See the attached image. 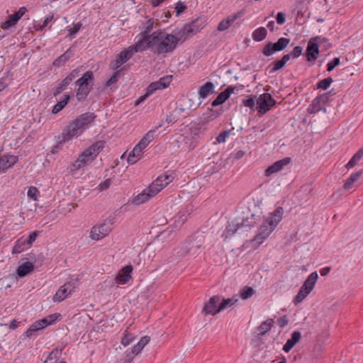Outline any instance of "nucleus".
I'll use <instances>...</instances> for the list:
<instances>
[{
	"mask_svg": "<svg viewBox=\"0 0 363 363\" xmlns=\"http://www.w3.org/2000/svg\"><path fill=\"white\" fill-rule=\"evenodd\" d=\"M153 52L157 55L172 53L177 48L178 43L174 34L157 30L151 34Z\"/></svg>",
	"mask_w": 363,
	"mask_h": 363,
	"instance_id": "obj_3",
	"label": "nucleus"
},
{
	"mask_svg": "<svg viewBox=\"0 0 363 363\" xmlns=\"http://www.w3.org/2000/svg\"><path fill=\"white\" fill-rule=\"evenodd\" d=\"M62 350L55 349L49 354L48 359H52L57 362V358L60 356Z\"/></svg>",
	"mask_w": 363,
	"mask_h": 363,
	"instance_id": "obj_58",
	"label": "nucleus"
},
{
	"mask_svg": "<svg viewBox=\"0 0 363 363\" xmlns=\"http://www.w3.org/2000/svg\"><path fill=\"white\" fill-rule=\"evenodd\" d=\"M290 162V157H285L282 160L275 162L274 164H272L271 166H269L265 169V176L269 177L273 174L280 172L281 169H283L284 167L289 164Z\"/></svg>",
	"mask_w": 363,
	"mask_h": 363,
	"instance_id": "obj_19",
	"label": "nucleus"
},
{
	"mask_svg": "<svg viewBox=\"0 0 363 363\" xmlns=\"http://www.w3.org/2000/svg\"><path fill=\"white\" fill-rule=\"evenodd\" d=\"M284 209L282 207H277L268 217L264 218L259 227L257 234L251 240L255 247L262 244L274 230L282 219Z\"/></svg>",
	"mask_w": 363,
	"mask_h": 363,
	"instance_id": "obj_1",
	"label": "nucleus"
},
{
	"mask_svg": "<svg viewBox=\"0 0 363 363\" xmlns=\"http://www.w3.org/2000/svg\"><path fill=\"white\" fill-rule=\"evenodd\" d=\"M133 267L126 265L122 268L121 272L117 274L115 278L116 283L118 284H125L131 279Z\"/></svg>",
	"mask_w": 363,
	"mask_h": 363,
	"instance_id": "obj_23",
	"label": "nucleus"
},
{
	"mask_svg": "<svg viewBox=\"0 0 363 363\" xmlns=\"http://www.w3.org/2000/svg\"><path fill=\"white\" fill-rule=\"evenodd\" d=\"M73 51L71 48H69L62 55L54 60L52 65L55 67H60L63 66L73 56Z\"/></svg>",
	"mask_w": 363,
	"mask_h": 363,
	"instance_id": "obj_31",
	"label": "nucleus"
},
{
	"mask_svg": "<svg viewBox=\"0 0 363 363\" xmlns=\"http://www.w3.org/2000/svg\"><path fill=\"white\" fill-rule=\"evenodd\" d=\"M112 223L111 220H105L99 225H94L91 228L90 238L94 240H99L108 235L112 230Z\"/></svg>",
	"mask_w": 363,
	"mask_h": 363,
	"instance_id": "obj_6",
	"label": "nucleus"
},
{
	"mask_svg": "<svg viewBox=\"0 0 363 363\" xmlns=\"http://www.w3.org/2000/svg\"><path fill=\"white\" fill-rule=\"evenodd\" d=\"M241 225L238 220H235L228 223L225 228V238L231 237L239 229H241Z\"/></svg>",
	"mask_w": 363,
	"mask_h": 363,
	"instance_id": "obj_35",
	"label": "nucleus"
},
{
	"mask_svg": "<svg viewBox=\"0 0 363 363\" xmlns=\"http://www.w3.org/2000/svg\"><path fill=\"white\" fill-rule=\"evenodd\" d=\"M362 175L361 172H355L352 173L350 177L346 180L343 185L345 190H349L352 188L355 182H357Z\"/></svg>",
	"mask_w": 363,
	"mask_h": 363,
	"instance_id": "obj_39",
	"label": "nucleus"
},
{
	"mask_svg": "<svg viewBox=\"0 0 363 363\" xmlns=\"http://www.w3.org/2000/svg\"><path fill=\"white\" fill-rule=\"evenodd\" d=\"M39 235V231L35 230L33 231L28 237V240H26V242L28 245H32V243L36 240L38 235Z\"/></svg>",
	"mask_w": 363,
	"mask_h": 363,
	"instance_id": "obj_63",
	"label": "nucleus"
},
{
	"mask_svg": "<svg viewBox=\"0 0 363 363\" xmlns=\"http://www.w3.org/2000/svg\"><path fill=\"white\" fill-rule=\"evenodd\" d=\"M39 191L37 189L36 187L31 186L28 189L27 195L29 198L33 199V200H37V194H38Z\"/></svg>",
	"mask_w": 363,
	"mask_h": 363,
	"instance_id": "obj_61",
	"label": "nucleus"
},
{
	"mask_svg": "<svg viewBox=\"0 0 363 363\" xmlns=\"http://www.w3.org/2000/svg\"><path fill=\"white\" fill-rule=\"evenodd\" d=\"M277 23L279 25H282L286 21L285 14L283 12H278L276 16Z\"/></svg>",
	"mask_w": 363,
	"mask_h": 363,
	"instance_id": "obj_64",
	"label": "nucleus"
},
{
	"mask_svg": "<svg viewBox=\"0 0 363 363\" xmlns=\"http://www.w3.org/2000/svg\"><path fill=\"white\" fill-rule=\"evenodd\" d=\"M74 284L72 281H68L64 285L61 286L53 296L52 300L55 302H61L65 300L74 289Z\"/></svg>",
	"mask_w": 363,
	"mask_h": 363,
	"instance_id": "obj_11",
	"label": "nucleus"
},
{
	"mask_svg": "<svg viewBox=\"0 0 363 363\" xmlns=\"http://www.w3.org/2000/svg\"><path fill=\"white\" fill-rule=\"evenodd\" d=\"M120 70L116 71L106 81V85L107 86H111V84L116 83L119 78Z\"/></svg>",
	"mask_w": 363,
	"mask_h": 363,
	"instance_id": "obj_56",
	"label": "nucleus"
},
{
	"mask_svg": "<svg viewBox=\"0 0 363 363\" xmlns=\"http://www.w3.org/2000/svg\"><path fill=\"white\" fill-rule=\"evenodd\" d=\"M172 76H164L161 77L159 80L150 83L146 89L149 91V94H152L157 90H162L169 86L171 81Z\"/></svg>",
	"mask_w": 363,
	"mask_h": 363,
	"instance_id": "obj_15",
	"label": "nucleus"
},
{
	"mask_svg": "<svg viewBox=\"0 0 363 363\" xmlns=\"http://www.w3.org/2000/svg\"><path fill=\"white\" fill-rule=\"evenodd\" d=\"M152 41L151 34L148 35L146 31L143 33V38L136 42L134 45L129 46L131 49L133 48V52H142L147 48H151L153 50V46L150 45V43Z\"/></svg>",
	"mask_w": 363,
	"mask_h": 363,
	"instance_id": "obj_13",
	"label": "nucleus"
},
{
	"mask_svg": "<svg viewBox=\"0 0 363 363\" xmlns=\"http://www.w3.org/2000/svg\"><path fill=\"white\" fill-rule=\"evenodd\" d=\"M318 278V275L316 272H312L306 279L303 284L302 285V288L306 291V294H310L311 291L313 289L314 286L317 281Z\"/></svg>",
	"mask_w": 363,
	"mask_h": 363,
	"instance_id": "obj_30",
	"label": "nucleus"
},
{
	"mask_svg": "<svg viewBox=\"0 0 363 363\" xmlns=\"http://www.w3.org/2000/svg\"><path fill=\"white\" fill-rule=\"evenodd\" d=\"M155 130H149L140 140L138 145L143 150L152 142L154 139Z\"/></svg>",
	"mask_w": 363,
	"mask_h": 363,
	"instance_id": "obj_38",
	"label": "nucleus"
},
{
	"mask_svg": "<svg viewBox=\"0 0 363 363\" xmlns=\"http://www.w3.org/2000/svg\"><path fill=\"white\" fill-rule=\"evenodd\" d=\"M214 92V84L211 82H207L199 86L198 95L199 99H206Z\"/></svg>",
	"mask_w": 363,
	"mask_h": 363,
	"instance_id": "obj_29",
	"label": "nucleus"
},
{
	"mask_svg": "<svg viewBox=\"0 0 363 363\" xmlns=\"http://www.w3.org/2000/svg\"><path fill=\"white\" fill-rule=\"evenodd\" d=\"M27 9L25 6L21 7L17 11L9 16L8 20L1 23V28L6 30L10 27L14 26L21 18L26 13Z\"/></svg>",
	"mask_w": 363,
	"mask_h": 363,
	"instance_id": "obj_14",
	"label": "nucleus"
},
{
	"mask_svg": "<svg viewBox=\"0 0 363 363\" xmlns=\"http://www.w3.org/2000/svg\"><path fill=\"white\" fill-rule=\"evenodd\" d=\"M221 297L220 296H214L210 298L208 302L204 305L203 312L206 314L211 315H216L220 312L221 310H219V303Z\"/></svg>",
	"mask_w": 363,
	"mask_h": 363,
	"instance_id": "obj_16",
	"label": "nucleus"
},
{
	"mask_svg": "<svg viewBox=\"0 0 363 363\" xmlns=\"http://www.w3.org/2000/svg\"><path fill=\"white\" fill-rule=\"evenodd\" d=\"M289 43L290 39L286 38H280L276 43H268L263 48L262 54L269 57L277 52L284 50Z\"/></svg>",
	"mask_w": 363,
	"mask_h": 363,
	"instance_id": "obj_5",
	"label": "nucleus"
},
{
	"mask_svg": "<svg viewBox=\"0 0 363 363\" xmlns=\"http://www.w3.org/2000/svg\"><path fill=\"white\" fill-rule=\"evenodd\" d=\"M94 160V157L91 156L90 152L86 149L72 164L73 168H72L71 170L79 169L84 167L89 162L93 161Z\"/></svg>",
	"mask_w": 363,
	"mask_h": 363,
	"instance_id": "obj_20",
	"label": "nucleus"
},
{
	"mask_svg": "<svg viewBox=\"0 0 363 363\" xmlns=\"http://www.w3.org/2000/svg\"><path fill=\"white\" fill-rule=\"evenodd\" d=\"M276 104V101L269 93L261 94L257 99V110L260 115L265 114Z\"/></svg>",
	"mask_w": 363,
	"mask_h": 363,
	"instance_id": "obj_7",
	"label": "nucleus"
},
{
	"mask_svg": "<svg viewBox=\"0 0 363 363\" xmlns=\"http://www.w3.org/2000/svg\"><path fill=\"white\" fill-rule=\"evenodd\" d=\"M255 293L254 289L252 287L245 286L240 291V297L246 300L250 298Z\"/></svg>",
	"mask_w": 363,
	"mask_h": 363,
	"instance_id": "obj_50",
	"label": "nucleus"
},
{
	"mask_svg": "<svg viewBox=\"0 0 363 363\" xmlns=\"http://www.w3.org/2000/svg\"><path fill=\"white\" fill-rule=\"evenodd\" d=\"M174 252L178 257H184L190 255V252L188 250V245L186 244V241L179 245L177 248H176Z\"/></svg>",
	"mask_w": 363,
	"mask_h": 363,
	"instance_id": "obj_47",
	"label": "nucleus"
},
{
	"mask_svg": "<svg viewBox=\"0 0 363 363\" xmlns=\"http://www.w3.org/2000/svg\"><path fill=\"white\" fill-rule=\"evenodd\" d=\"M192 28L194 35L200 32L206 26V19L204 17H199L191 23H187Z\"/></svg>",
	"mask_w": 363,
	"mask_h": 363,
	"instance_id": "obj_33",
	"label": "nucleus"
},
{
	"mask_svg": "<svg viewBox=\"0 0 363 363\" xmlns=\"http://www.w3.org/2000/svg\"><path fill=\"white\" fill-rule=\"evenodd\" d=\"M155 195L156 194L153 193L152 191H150L149 187H147L140 194L133 198L131 203L135 206H139Z\"/></svg>",
	"mask_w": 363,
	"mask_h": 363,
	"instance_id": "obj_25",
	"label": "nucleus"
},
{
	"mask_svg": "<svg viewBox=\"0 0 363 363\" xmlns=\"http://www.w3.org/2000/svg\"><path fill=\"white\" fill-rule=\"evenodd\" d=\"M260 215L252 213L250 216L243 218L241 222H240V224L241 225L242 228H247L251 229L252 228H254L257 224V223L260 221Z\"/></svg>",
	"mask_w": 363,
	"mask_h": 363,
	"instance_id": "obj_27",
	"label": "nucleus"
},
{
	"mask_svg": "<svg viewBox=\"0 0 363 363\" xmlns=\"http://www.w3.org/2000/svg\"><path fill=\"white\" fill-rule=\"evenodd\" d=\"M133 48L130 49L128 47L126 49H124L121 51L117 56L116 59L111 62L110 64V67L112 69L116 70L118 69L122 65L125 63L128 60H130L134 52H133Z\"/></svg>",
	"mask_w": 363,
	"mask_h": 363,
	"instance_id": "obj_10",
	"label": "nucleus"
},
{
	"mask_svg": "<svg viewBox=\"0 0 363 363\" xmlns=\"http://www.w3.org/2000/svg\"><path fill=\"white\" fill-rule=\"evenodd\" d=\"M285 64L281 60L272 62L267 67L270 74L274 73L278 70L283 69Z\"/></svg>",
	"mask_w": 363,
	"mask_h": 363,
	"instance_id": "obj_45",
	"label": "nucleus"
},
{
	"mask_svg": "<svg viewBox=\"0 0 363 363\" xmlns=\"http://www.w3.org/2000/svg\"><path fill=\"white\" fill-rule=\"evenodd\" d=\"M82 24L81 22H78L74 25L72 28L67 27V30L68 31L67 36L72 37L77 33L79 30L82 28Z\"/></svg>",
	"mask_w": 363,
	"mask_h": 363,
	"instance_id": "obj_53",
	"label": "nucleus"
},
{
	"mask_svg": "<svg viewBox=\"0 0 363 363\" xmlns=\"http://www.w3.org/2000/svg\"><path fill=\"white\" fill-rule=\"evenodd\" d=\"M79 75V71L78 69H73L57 86L55 91L53 93V96H56L62 92L69 84Z\"/></svg>",
	"mask_w": 363,
	"mask_h": 363,
	"instance_id": "obj_17",
	"label": "nucleus"
},
{
	"mask_svg": "<svg viewBox=\"0 0 363 363\" xmlns=\"http://www.w3.org/2000/svg\"><path fill=\"white\" fill-rule=\"evenodd\" d=\"M274 325V320L272 318H269L267 320L262 322L260 325L257 328V331L258 332L259 336L264 335L267 332H269Z\"/></svg>",
	"mask_w": 363,
	"mask_h": 363,
	"instance_id": "obj_36",
	"label": "nucleus"
},
{
	"mask_svg": "<svg viewBox=\"0 0 363 363\" xmlns=\"http://www.w3.org/2000/svg\"><path fill=\"white\" fill-rule=\"evenodd\" d=\"M238 301V298L233 297L231 298H221L219 303V310H224L228 306L235 305Z\"/></svg>",
	"mask_w": 363,
	"mask_h": 363,
	"instance_id": "obj_44",
	"label": "nucleus"
},
{
	"mask_svg": "<svg viewBox=\"0 0 363 363\" xmlns=\"http://www.w3.org/2000/svg\"><path fill=\"white\" fill-rule=\"evenodd\" d=\"M26 240H23V238L18 239L15 245L13 247L12 252L13 254H19L23 252L26 249Z\"/></svg>",
	"mask_w": 363,
	"mask_h": 363,
	"instance_id": "obj_46",
	"label": "nucleus"
},
{
	"mask_svg": "<svg viewBox=\"0 0 363 363\" xmlns=\"http://www.w3.org/2000/svg\"><path fill=\"white\" fill-rule=\"evenodd\" d=\"M306 292V291L303 289V288H300L298 293L294 299V304L297 305L303 301V299L309 294Z\"/></svg>",
	"mask_w": 363,
	"mask_h": 363,
	"instance_id": "obj_52",
	"label": "nucleus"
},
{
	"mask_svg": "<svg viewBox=\"0 0 363 363\" xmlns=\"http://www.w3.org/2000/svg\"><path fill=\"white\" fill-rule=\"evenodd\" d=\"M301 338V333L298 331H294L291 337L287 340L286 342L283 347V350L285 352H289L300 340Z\"/></svg>",
	"mask_w": 363,
	"mask_h": 363,
	"instance_id": "obj_28",
	"label": "nucleus"
},
{
	"mask_svg": "<svg viewBox=\"0 0 363 363\" xmlns=\"http://www.w3.org/2000/svg\"><path fill=\"white\" fill-rule=\"evenodd\" d=\"M340 62V60L339 57H335L332 61L328 63L327 65V71L331 72L336 66H337Z\"/></svg>",
	"mask_w": 363,
	"mask_h": 363,
	"instance_id": "obj_57",
	"label": "nucleus"
},
{
	"mask_svg": "<svg viewBox=\"0 0 363 363\" xmlns=\"http://www.w3.org/2000/svg\"><path fill=\"white\" fill-rule=\"evenodd\" d=\"M303 48L301 46H296L290 52L293 58H298L302 55Z\"/></svg>",
	"mask_w": 363,
	"mask_h": 363,
	"instance_id": "obj_62",
	"label": "nucleus"
},
{
	"mask_svg": "<svg viewBox=\"0 0 363 363\" xmlns=\"http://www.w3.org/2000/svg\"><path fill=\"white\" fill-rule=\"evenodd\" d=\"M105 141L104 140H98L94 144H92L90 147L86 148V150L90 152L91 156L95 159L97 155L103 150L104 148Z\"/></svg>",
	"mask_w": 363,
	"mask_h": 363,
	"instance_id": "obj_34",
	"label": "nucleus"
},
{
	"mask_svg": "<svg viewBox=\"0 0 363 363\" xmlns=\"http://www.w3.org/2000/svg\"><path fill=\"white\" fill-rule=\"evenodd\" d=\"M363 157V148L359 149L345 165L348 169L354 167L357 163Z\"/></svg>",
	"mask_w": 363,
	"mask_h": 363,
	"instance_id": "obj_42",
	"label": "nucleus"
},
{
	"mask_svg": "<svg viewBox=\"0 0 363 363\" xmlns=\"http://www.w3.org/2000/svg\"><path fill=\"white\" fill-rule=\"evenodd\" d=\"M34 269L33 263L26 262L20 265L16 270L18 277H23L26 276L28 273L31 272Z\"/></svg>",
	"mask_w": 363,
	"mask_h": 363,
	"instance_id": "obj_37",
	"label": "nucleus"
},
{
	"mask_svg": "<svg viewBox=\"0 0 363 363\" xmlns=\"http://www.w3.org/2000/svg\"><path fill=\"white\" fill-rule=\"evenodd\" d=\"M363 157V148L359 149L345 165L348 169L354 167L357 163Z\"/></svg>",
	"mask_w": 363,
	"mask_h": 363,
	"instance_id": "obj_41",
	"label": "nucleus"
},
{
	"mask_svg": "<svg viewBox=\"0 0 363 363\" xmlns=\"http://www.w3.org/2000/svg\"><path fill=\"white\" fill-rule=\"evenodd\" d=\"M18 159L17 156L4 155L0 157V172H5L8 169L12 167Z\"/></svg>",
	"mask_w": 363,
	"mask_h": 363,
	"instance_id": "obj_22",
	"label": "nucleus"
},
{
	"mask_svg": "<svg viewBox=\"0 0 363 363\" xmlns=\"http://www.w3.org/2000/svg\"><path fill=\"white\" fill-rule=\"evenodd\" d=\"M333 79L329 77L319 81L317 84V88L323 90H326L332 84Z\"/></svg>",
	"mask_w": 363,
	"mask_h": 363,
	"instance_id": "obj_49",
	"label": "nucleus"
},
{
	"mask_svg": "<svg viewBox=\"0 0 363 363\" xmlns=\"http://www.w3.org/2000/svg\"><path fill=\"white\" fill-rule=\"evenodd\" d=\"M230 135V130H224L222 133H220L216 138V140L218 143H224L226 140V138Z\"/></svg>",
	"mask_w": 363,
	"mask_h": 363,
	"instance_id": "obj_60",
	"label": "nucleus"
},
{
	"mask_svg": "<svg viewBox=\"0 0 363 363\" xmlns=\"http://www.w3.org/2000/svg\"><path fill=\"white\" fill-rule=\"evenodd\" d=\"M174 35L176 36L178 43H183L187 39L194 35L192 28H190V26L187 23L184 24V26L181 29L175 32Z\"/></svg>",
	"mask_w": 363,
	"mask_h": 363,
	"instance_id": "obj_21",
	"label": "nucleus"
},
{
	"mask_svg": "<svg viewBox=\"0 0 363 363\" xmlns=\"http://www.w3.org/2000/svg\"><path fill=\"white\" fill-rule=\"evenodd\" d=\"M331 94V91L328 93L319 95L315 97L312 104L310 105V108L311 109V113H315L320 111L322 108V105L327 103L329 100V95Z\"/></svg>",
	"mask_w": 363,
	"mask_h": 363,
	"instance_id": "obj_24",
	"label": "nucleus"
},
{
	"mask_svg": "<svg viewBox=\"0 0 363 363\" xmlns=\"http://www.w3.org/2000/svg\"><path fill=\"white\" fill-rule=\"evenodd\" d=\"M143 150V149L137 144L128 155L127 159L128 164H133L136 163L140 160Z\"/></svg>",
	"mask_w": 363,
	"mask_h": 363,
	"instance_id": "obj_32",
	"label": "nucleus"
},
{
	"mask_svg": "<svg viewBox=\"0 0 363 363\" xmlns=\"http://www.w3.org/2000/svg\"><path fill=\"white\" fill-rule=\"evenodd\" d=\"M176 9V16H179L182 13H183L186 9V6L182 1H178L175 6Z\"/></svg>",
	"mask_w": 363,
	"mask_h": 363,
	"instance_id": "obj_59",
	"label": "nucleus"
},
{
	"mask_svg": "<svg viewBox=\"0 0 363 363\" xmlns=\"http://www.w3.org/2000/svg\"><path fill=\"white\" fill-rule=\"evenodd\" d=\"M137 354H138L133 348L127 350L123 357V363H130Z\"/></svg>",
	"mask_w": 363,
	"mask_h": 363,
	"instance_id": "obj_51",
	"label": "nucleus"
},
{
	"mask_svg": "<svg viewBox=\"0 0 363 363\" xmlns=\"http://www.w3.org/2000/svg\"><path fill=\"white\" fill-rule=\"evenodd\" d=\"M94 79V76L93 72L88 70L75 82V85L78 86L76 97L79 102H82L86 100L92 89Z\"/></svg>",
	"mask_w": 363,
	"mask_h": 363,
	"instance_id": "obj_4",
	"label": "nucleus"
},
{
	"mask_svg": "<svg viewBox=\"0 0 363 363\" xmlns=\"http://www.w3.org/2000/svg\"><path fill=\"white\" fill-rule=\"evenodd\" d=\"M69 99H70L69 95H68V94L65 95L64 99L62 100H61L60 101H59L58 103H57L53 106V108L52 109V113L57 114L60 111H62L65 108V106L67 104Z\"/></svg>",
	"mask_w": 363,
	"mask_h": 363,
	"instance_id": "obj_43",
	"label": "nucleus"
},
{
	"mask_svg": "<svg viewBox=\"0 0 363 363\" xmlns=\"http://www.w3.org/2000/svg\"><path fill=\"white\" fill-rule=\"evenodd\" d=\"M134 338V335H133L131 333H127L121 338V342L124 347H126L133 341Z\"/></svg>",
	"mask_w": 363,
	"mask_h": 363,
	"instance_id": "obj_54",
	"label": "nucleus"
},
{
	"mask_svg": "<svg viewBox=\"0 0 363 363\" xmlns=\"http://www.w3.org/2000/svg\"><path fill=\"white\" fill-rule=\"evenodd\" d=\"M235 91V87L230 86H228L223 91L220 92L217 97L213 101L212 106H217L225 103L230 97V94Z\"/></svg>",
	"mask_w": 363,
	"mask_h": 363,
	"instance_id": "obj_26",
	"label": "nucleus"
},
{
	"mask_svg": "<svg viewBox=\"0 0 363 363\" xmlns=\"http://www.w3.org/2000/svg\"><path fill=\"white\" fill-rule=\"evenodd\" d=\"M267 31L265 28L259 27L252 33V38L257 42H260L266 38Z\"/></svg>",
	"mask_w": 363,
	"mask_h": 363,
	"instance_id": "obj_40",
	"label": "nucleus"
},
{
	"mask_svg": "<svg viewBox=\"0 0 363 363\" xmlns=\"http://www.w3.org/2000/svg\"><path fill=\"white\" fill-rule=\"evenodd\" d=\"M244 10L238 11L237 13L229 15L225 18L223 19L218 25L217 29L218 31H224L228 29L235 20L242 16Z\"/></svg>",
	"mask_w": 363,
	"mask_h": 363,
	"instance_id": "obj_18",
	"label": "nucleus"
},
{
	"mask_svg": "<svg viewBox=\"0 0 363 363\" xmlns=\"http://www.w3.org/2000/svg\"><path fill=\"white\" fill-rule=\"evenodd\" d=\"M320 39L319 37L311 38L306 48V56L308 62H314L319 55V48L318 43H315V40Z\"/></svg>",
	"mask_w": 363,
	"mask_h": 363,
	"instance_id": "obj_12",
	"label": "nucleus"
},
{
	"mask_svg": "<svg viewBox=\"0 0 363 363\" xmlns=\"http://www.w3.org/2000/svg\"><path fill=\"white\" fill-rule=\"evenodd\" d=\"M205 238L203 235H195L189 238L186 241L188 245V250L191 255H195L199 252L204 243Z\"/></svg>",
	"mask_w": 363,
	"mask_h": 363,
	"instance_id": "obj_9",
	"label": "nucleus"
},
{
	"mask_svg": "<svg viewBox=\"0 0 363 363\" xmlns=\"http://www.w3.org/2000/svg\"><path fill=\"white\" fill-rule=\"evenodd\" d=\"M41 323L40 322L35 321L34 323H33L29 328L27 329L26 331V335L27 337H31L33 335V333L39 330H41L43 328V326H42Z\"/></svg>",
	"mask_w": 363,
	"mask_h": 363,
	"instance_id": "obj_48",
	"label": "nucleus"
},
{
	"mask_svg": "<svg viewBox=\"0 0 363 363\" xmlns=\"http://www.w3.org/2000/svg\"><path fill=\"white\" fill-rule=\"evenodd\" d=\"M172 172H166L164 174L159 176L154 180L151 184L149 185L150 191L157 194L163 188H164L173 179Z\"/></svg>",
	"mask_w": 363,
	"mask_h": 363,
	"instance_id": "obj_8",
	"label": "nucleus"
},
{
	"mask_svg": "<svg viewBox=\"0 0 363 363\" xmlns=\"http://www.w3.org/2000/svg\"><path fill=\"white\" fill-rule=\"evenodd\" d=\"M242 104L245 106L249 107L250 108H253L255 106V97L253 96H250L247 99H242Z\"/></svg>",
	"mask_w": 363,
	"mask_h": 363,
	"instance_id": "obj_55",
	"label": "nucleus"
},
{
	"mask_svg": "<svg viewBox=\"0 0 363 363\" xmlns=\"http://www.w3.org/2000/svg\"><path fill=\"white\" fill-rule=\"evenodd\" d=\"M95 118L96 115L91 112H86L79 116L69 124L66 130H63L62 140H59L56 147H59L65 141L80 135L94 122Z\"/></svg>",
	"mask_w": 363,
	"mask_h": 363,
	"instance_id": "obj_2",
	"label": "nucleus"
}]
</instances>
